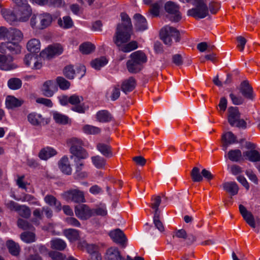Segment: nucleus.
<instances>
[{
    "instance_id": "obj_30",
    "label": "nucleus",
    "mask_w": 260,
    "mask_h": 260,
    "mask_svg": "<svg viewBox=\"0 0 260 260\" xmlns=\"http://www.w3.org/2000/svg\"><path fill=\"white\" fill-rule=\"evenodd\" d=\"M41 44L38 39H32L28 41L26 45V48L28 51L38 53L40 50Z\"/></svg>"
},
{
    "instance_id": "obj_58",
    "label": "nucleus",
    "mask_w": 260,
    "mask_h": 260,
    "mask_svg": "<svg viewBox=\"0 0 260 260\" xmlns=\"http://www.w3.org/2000/svg\"><path fill=\"white\" fill-rule=\"evenodd\" d=\"M160 214L154 213L153 217V222L155 227L160 232H163L165 230L162 222L159 220Z\"/></svg>"
},
{
    "instance_id": "obj_41",
    "label": "nucleus",
    "mask_w": 260,
    "mask_h": 260,
    "mask_svg": "<svg viewBox=\"0 0 260 260\" xmlns=\"http://www.w3.org/2000/svg\"><path fill=\"white\" fill-rule=\"evenodd\" d=\"M244 155L249 160L255 162L260 161V153L255 150L247 151L244 153Z\"/></svg>"
},
{
    "instance_id": "obj_38",
    "label": "nucleus",
    "mask_w": 260,
    "mask_h": 260,
    "mask_svg": "<svg viewBox=\"0 0 260 260\" xmlns=\"http://www.w3.org/2000/svg\"><path fill=\"white\" fill-rule=\"evenodd\" d=\"M95 47L90 42H85L79 46V50L83 54H89L94 51Z\"/></svg>"
},
{
    "instance_id": "obj_6",
    "label": "nucleus",
    "mask_w": 260,
    "mask_h": 260,
    "mask_svg": "<svg viewBox=\"0 0 260 260\" xmlns=\"http://www.w3.org/2000/svg\"><path fill=\"white\" fill-rule=\"evenodd\" d=\"M61 197L66 201L76 203L85 202L84 192L78 189H70L61 194Z\"/></svg>"
},
{
    "instance_id": "obj_7",
    "label": "nucleus",
    "mask_w": 260,
    "mask_h": 260,
    "mask_svg": "<svg viewBox=\"0 0 260 260\" xmlns=\"http://www.w3.org/2000/svg\"><path fill=\"white\" fill-rule=\"evenodd\" d=\"M63 52L62 46L59 44L49 45L47 48L42 50L40 53L39 58L40 59L49 60L56 55H59Z\"/></svg>"
},
{
    "instance_id": "obj_61",
    "label": "nucleus",
    "mask_w": 260,
    "mask_h": 260,
    "mask_svg": "<svg viewBox=\"0 0 260 260\" xmlns=\"http://www.w3.org/2000/svg\"><path fill=\"white\" fill-rule=\"evenodd\" d=\"M228 102L225 97H222L220 99L219 103L218 106L219 108V112L220 115H222L227 108Z\"/></svg>"
},
{
    "instance_id": "obj_1",
    "label": "nucleus",
    "mask_w": 260,
    "mask_h": 260,
    "mask_svg": "<svg viewBox=\"0 0 260 260\" xmlns=\"http://www.w3.org/2000/svg\"><path fill=\"white\" fill-rule=\"evenodd\" d=\"M120 16L122 22L117 24L113 38L114 43L119 47L130 40L133 28L131 19L127 14L121 13Z\"/></svg>"
},
{
    "instance_id": "obj_46",
    "label": "nucleus",
    "mask_w": 260,
    "mask_h": 260,
    "mask_svg": "<svg viewBox=\"0 0 260 260\" xmlns=\"http://www.w3.org/2000/svg\"><path fill=\"white\" fill-rule=\"evenodd\" d=\"M8 85L9 87L13 90L18 89L21 88L22 86L21 80L17 78H11L8 82Z\"/></svg>"
},
{
    "instance_id": "obj_5",
    "label": "nucleus",
    "mask_w": 260,
    "mask_h": 260,
    "mask_svg": "<svg viewBox=\"0 0 260 260\" xmlns=\"http://www.w3.org/2000/svg\"><path fill=\"white\" fill-rule=\"evenodd\" d=\"M241 114L237 107H230L228 109L227 118L232 126H236L239 128H245L247 123L244 120L240 119Z\"/></svg>"
},
{
    "instance_id": "obj_48",
    "label": "nucleus",
    "mask_w": 260,
    "mask_h": 260,
    "mask_svg": "<svg viewBox=\"0 0 260 260\" xmlns=\"http://www.w3.org/2000/svg\"><path fill=\"white\" fill-rule=\"evenodd\" d=\"M161 198L159 196H153L151 199V203L150 204V207L154 210V213L160 214V211H158V207L161 203Z\"/></svg>"
},
{
    "instance_id": "obj_9",
    "label": "nucleus",
    "mask_w": 260,
    "mask_h": 260,
    "mask_svg": "<svg viewBox=\"0 0 260 260\" xmlns=\"http://www.w3.org/2000/svg\"><path fill=\"white\" fill-rule=\"evenodd\" d=\"M165 9L170 15V19L172 21L178 22L181 19L179 11V5L172 1L167 2L165 5Z\"/></svg>"
},
{
    "instance_id": "obj_29",
    "label": "nucleus",
    "mask_w": 260,
    "mask_h": 260,
    "mask_svg": "<svg viewBox=\"0 0 260 260\" xmlns=\"http://www.w3.org/2000/svg\"><path fill=\"white\" fill-rule=\"evenodd\" d=\"M1 13L5 19L11 24L18 21L16 13L15 14L12 11L7 9H2Z\"/></svg>"
},
{
    "instance_id": "obj_62",
    "label": "nucleus",
    "mask_w": 260,
    "mask_h": 260,
    "mask_svg": "<svg viewBox=\"0 0 260 260\" xmlns=\"http://www.w3.org/2000/svg\"><path fill=\"white\" fill-rule=\"evenodd\" d=\"M108 60L105 56H101L91 61L90 65H106Z\"/></svg>"
},
{
    "instance_id": "obj_36",
    "label": "nucleus",
    "mask_w": 260,
    "mask_h": 260,
    "mask_svg": "<svg viewBox=\"0 0 260 260\" xmlns=\"http://www.w3.org/2000/svg\"><path fill=\"white\" fill-rule=\"evenodd\" d=\"M7 246L9 252L14 256H18L19 254L20 248L19 245L12 240H8L7 242Z\"/></svg>"
},
{
    "instance_id": "obj_17",
    "label": "nucleus",
    "mask_w": 260,
    "mask_h": 260,
    "mask_svg": "<svg viewBox=\"0 0 260 260\" xmlns=\"http://www.w3.org/2000/svg\"><path fill=\"white\" fill-rule=\"evenodd\" d=\"M23 37V34L19 29L13 27L9 28L7 39L8 42H20L22 40Z\"/></svg>"
},
{
    "instance_id": "obj_40",
    "label": "nucleus",
    "mask_w": 260,
    "mask_h": 260,
    "mask_svg": "<svg viewBox=\"0 0 260 260\" xmlns=\"http://www.w3.org/2000/svg\"><path fill=\"white\" fill-rule=\"evenodd\" d=\"M53 118L56 123L60 124H67L70 120L67 116L57 112H54L53 113Z\"/></svg>"
},
{
    "instance_id": "obj_37",
    "label": "nucleus",
    "mask_w": 260,
    "mask_h": 260,
    "mask_svg": "<svg viewBox=\"0 0 260 260\" xmlns=\"http://www.w3.org/2000/svg\"><path fill=\"white\" fill-rule=\"evenodd\" d=\"M6 48L13 54H19L21 51V46L19 42H7Z\"/></svg>"
},
{
    "instance_id": "obj_54",
    "label": "nucleus",
    "mask_w": 260,
    "mask_h": 260,
    "mask_svg": "<svg viewBox=\"0 0 260 260\" xmlns=\"http://www.w3.org/2000/svg\"><path fill=\"white\" fill-rule=\"evenodd\" d=\"M56 80L59 87L62 90L69 89L71 85L70 82L62 77H58Z\"/></svg>"
},
{
    "instance_id": "obj_64",
    "label": "nucleus",
    "mask_w": 260,
    "mask_h": 260,
    "mask_svg": "<svg viewBox=\"0 0 260 260\" xmlns=\"http://www.w3.org/2000/svg\"><path fill=\"white\" fill-rule=\"evenodd\" d=\"M31 248L32 249L34 252L37 253H40L41 254H45L47 252V248L42 245H34L32 247H31Z\"/></svg>"
},
{
    "instance_id": "obj_21",
    "label": "nucleus",
    "mask_w": 260,
    "mask_h": 260,
    "mask_svg": "<svg viewBox=\"0 0 260 260\" xmlns=\"http://www.w3.org/2000/svg\"><path fill=\"white\" fill-rule=\"evenodd\" d=\"M130 57L133 63L136 64L145 63L147 60L146 54L140 50L133 52L131 54Z\"/></svg>"
},
{
    "instance_id": "obj_63",
    "label": "nucleus",
    "mask_w": 260,
    "mask_h": 260,
    "mask_svg": "<svg viewBox=\"0 0 260 260\" xmlns=\"http://www.w3.org/2000/svg\"><path fill=\"white\" fill-rule=\"evenodd\" d=\"M49 256L52 260H64L65 257L63 255L58 251H52L49 252Z\"/></svg>"
},
{
    "instance_id": "obj_44",
    "label": "nucleus",
    "mask_w": 260,
    "mask_h": 260,
    "mask_svg": "<svg viewBox=\"0 0 260 260\" xmlns=\"http://www.w3.org/2000/svg\"><path fill=\"white\" fill-rule=\"evenodd\" d=\"M82 129L84 133L88 135H97L101 132L100 128L88 124L84 125Z\"/></svg>"
},
{
    "instance_id": "obj_27",
    "label": "nucleus",
    "mask_w": 260,
    "mask_h": 260,
    "mask_svg": "<svg viewBox=\"0 0 260 260\" xmlns=\"http://www.w3.org/2000/svg\"><path fill=\"white\" fill-rule=\"evenodd\" d=\"M222 146L225 148L227 146L237 142V138L231 132H228L222 135L221 137Z\"/></svg>"
},
{
    "instance_id": "obj_31",
    "label": "nucleus",
    "mask_w": 260,
    "mask_h": 260,
    "mask_svg": "<svg viewBox=\"0 0 260 260\" xmlns=\"http://www.w3.org/2000/svg\"><path fill=\"white\" fill-rule=\"evenodd\" d=\"M24 62L26 65H29L33 63L34 65H39L44 63L39 57L36 56L35 55L28 53L25 55L24 57Z\"/></svg>"
},
{
    "instance_id": "obj_56",
    "label": "nucleus",
    "mask_w": 260,
    "mask_h": 260,
    "mask_svg": "<svg viewBox=\"0 0 260 260\" xmlns=\"http://www.w3.org/2000/svg\"><path fill=\"white\" fill-rule=\"evenodd\" d=\"M75 66H66L63 69L64 75L70 79H73L75 76Z\"/></svg>"
},
{
    "instance_id": "obj_4",
    "label": "nucleus",
    "mask_w": 260,
    "mask_h": 260,
    "mask_svg": "<svg viewBox=\"0 0 260 260\" xmlns=\"http://www.w3.org/2000/svg\"><path fill=\"white\" fill-rule=\"evenodd\" d=\"M160 37L164 43L168 45H171L172 39H174L176 42L180 40V34L176 28L167 25L162 28L160 31Z\"/></svg>"
},
{
    "instance_id": "obj_26",
    "label": "nucleus",
    "mask_w": 260,
    "mask_h": 260,
    "mask_svg": "<svg viewBox=\"0 0 260 260\" xmlns=\"http://www.w3.org/2000/svg\"><path fill=\"white\" fill-rule=\"evenodd\" d=\"M96 118L100 122H109L112 120L111 114L107 110H100L96 113Z\"/></svg>"
},
{
    "instance_id": "obj_53",
    "label": "nucleus",
    "mask_w": 260,
    "mask_h": 260,
    "mask_svg": "<svg viewBox=\"0 0 260 260\" xmlns=\"http://www.w3.org/2000/svg\"><path fill=\"white\" fill-rule=\"evenodd\" d=\"M201 63L215 64L218 63V59L215 54H208L201 58Z\"/></svg>"
},
{
    "instance_id": "obj_47",
    "label": "nucleus",
    "mask_w": 260,
    "mask_h": 260,
    "mask_svg": "<svg viewBox=\"0 0 260 260\" xmlns=\"http://www.w3.org/2000/svg\"><path fill=\"white\" fill-rule=\"evenodd\" d=\"M17 224V226L23 230L33 231L34 230V227L30 223L21 218L18 219Z\"/></svg>"
},
{
    "instance_id": "obj_24",
    "label": "nucleus",
    "mask_w": 260,
    "mask_h": 260,
    "mask_svg": "<svg viewBox=\"0 0 260 260\" xmlns=\"http://www.w3.org/2000/svg\"><path fill=\"white\" fill-rule=\"evenodd\" d=\"M107 260H124L117 248L111 247L106 252Z\"/></svg>"
},
{
    "instance_id": "obj_39",
    "label": "nucleus",
    "mask_w": 260,
    "mask_h": 260,
    "mask_svg": "<svg viewBox=\"0 0 260 260\" xmlns=\"http://www.w3.org/2000/svg\"><path fill=\"white\" fill-rule=\"evenodd\" d=\"M51 247L53 249L63 250L67 247L66 242L60 239H55L50 242Z\"/></svg>"
},
{
    "instance_id": "obj_33",
    "label": "nucleus",
    "mask_w": 260,
    "mask_h": 260,
    "mask_svg": "<svg viewBox=\"0 0 260 260\" xmlns=\"http://www.w3.org/2000/svg\"><path fill=\"white\" fill-rule=\"evenodd\" d=\"M224 189L232 196H235L238 192L239 187L235 182H225L223 184Z\"/></svg>"
},
{
    "instance_id": "obj_45",
    "label": "nucleus",
    "mask_w": 260,
    "mask_h": 260,
    "mask_svg": "<svg viewBox=\"0 0 260 260\" xmlns=\"http://www.w3.org/2000/svg\"><path fill=\"white\" fill-rule=\"evenodd\" d=\"M58 24L60 26L64 28H69L73 26V22L69 16H65L63 17V20L59 19L58 20Z\"/></svg>"
},
{
    "instance_id": "obj_15",
    "label": "nucleus",
    "mask_w": 260,
    "mask_h": 260,
    "mask_svg": "<svg viewBox=\"0 0 260 260\" xmlns=\"http://www.w3.org/2000/svg\"><path fill=\"white\" fill-rule=\"evenodd\" d=\"M18 21H27L31 14V9L30 7L28 5H24L17 8L16 11Z\"/></svg>"
},
{
    "instance_id": "obj_11",
    "label": "nucleus",
    "mask_w": 260,
    "mask_h": 260,
    "mask_svg": "<svg viewBox=\"0 0 260 260\" xmlns=\"http://www.w3.org/2000/svg\"><path fill=\"white\" fill-rule=\"evenodd\" d=\"M91 209L86 204H79L75 207L76 216L81 220H87L92 217Z\"/></svg>"
},
{
    "instance_id": "obj_2",
    "label": "nucleus",
    "mask_w": 260,
    "mask_h": 260,
    "mask_svg": "<svg viewBox=\"0 0 260 260\" xmlns=\"http://www.w3.org/2000/svg\"><path fill=\"white\" fill-rule=\"evenodd\" d=\"M67 145L70 148V153L77 158H86L88 154L83 148V142L80 139L73 137L67 140Z\"/></svg>"
},
{
    "instance_id": "obj_52",
    "label": "nucleus",
    "mask_w": 260,
    "mask_h": 260,
    "mask_svg": "<svg viewBox=\"0 0 260 260\" xmlns=\"http://www.w3.org/2000/svg\"><path fill=\"white\" fill-rule=\"evenodd\" d=\"M138 47L137 42L133 41L124 45H122L120 47H121L120 49L124 52H128L136 49Z\"/></svg>"
},
{
    "instance_id": "obj_42",
    "label": "nucleus",
    "mask_w": 260,
    "mask_h": 260,
    "mask_svg": "<svg viewBox=\"0 0 260 260\" xmlns=\"http://www.w3.org/2000/svg\"><path fill=\"white\" fill-rule=\"evenodd\" d=\"M81 159V158H77V160H75L76 162V172L79 177L85 178L87 176L88 174L85 172H81L84 166V163L80 160Z\"/></svg>"
},
{
    "instance_id": "obj_8",
    "label": "nucleus",
    "mask_w": 260,
    "mask_h": 260,
    "mask_svg": "<svg viewBox=\"0 0 260 260\" xmlns=\"http://www.w3.org/2000/svg\"><path fill=\"white\" fill-rule=\"evenodd\" d=\"M78 247L81 250H86L90 254V259L102 260V256L99 253V247L96 244H89L86 241H81L78 243Z\"/></svg>"
},
{
    "instance_id": "obj_49",
    "label": "nucleus",
    "mask_w": 260,
    "mask_h": 260,
    "mask_svg": "<svg viewBox=\"0 0 260 260\" xmlns=\"http://www.w3.org/2000/svg\"><path fill=\"white\" fill-rule=\"evenodd\" d=\"M20 238L25 243H31L35 241V234L32 232H24L21 233Z\"/></svg>"
},
{
    "instance_id": "obj_10",
    "label": "nucleus",
    "mask_w": 260,
    "mask_h": 260,
    "mask_svg": "<svg viewBox=\"0 0 260 260\" xmlns=\"http://www.w3.org/2000/svg\"><path fill=\"white\" fill-rule=\"evenodd\" d=\"M83 101V98L77 94H73L69 96V104L74 105L72 110L79 113H84L86 108L84 104H81Z\"/></svg>"
},
{
    "instance_id": "obj_28",
    "label": "nucleus",
    "mask_w": 260,
    "mask_h": 260,
    "mask_svg": "<svg viewBox=\"0 0 260 260\" xmlns=\"http://www.w3.org/2000/svg\"><path fill=\"white\" fill-rule=\"evenodd\" d=\"M23 101L19 100L14 96L8 95L6 98V105L9 109L20 107L23 104Z\"/></svg>"
},
{
    "instance_id": "obj_50",
    "label": "nucleus",
    "mask_w": 260,
    "mask_h": 260,
    "mask_svg": "<svg viewBox=\"0 0 260 260\" xmlns=\"http://www.w3.org/2000/svg\"><path fill=\"white\" fill-rule=\"evenodd\" d=\"M190 176L193 182H201L203 180V177L200 173V169L198 167L193 168L190 172Z\"/></svg>"
},
{
    "instance_id": "obj_32",
    "label": "nucleus",
    "mask_w": 260,
    "mask_h": 260,
    "mask_svg": "<svg viewBox=\"0 0 260 260\" xmlns=\"http://www.w3.org/2000/svg\"><path fill=\"white\" fill-rule=\"evenodd\" d=\"M98 150L106 157H111L113 155L111 147L104 143H99L96 146Z\"/></svg>"
},
{
    "instance_id": "obj_12",
    "label": "nucleus",
    "mask_w": 260,
    "mask_h": 260,
    "mask_svg": "<svg viewBox=\"0 0 260 260\" xmlns=\"http://www.w3.org/2000/svg\"><path fill=\"white\" fill-rule=\"evenodd\" d=\"M112 240L124 248L126 246L127 239L126 236L119 229L111 231L109 234Z\"/></svg>"
},
{
    "instance_id": "obj_57",
    "label": "nucleus",
    "mask_w": 260,
    "mask_h": 260,
    "mask_svg": "<svg viewBox=\"0 0 260 260\" xmlns=\"http://www.w3.org/2000/svg\"><path fill=\"white\" fill-rule=\"evenodd\" d=\"M21 200L23 202H28L29 204L32 205H40V203L39 201H37V199L30 194H25Z\"/></svg>"
},
{
    "instance_id": "obj_22",
    "label": "nucleus",
    "mask_w": 260,
    "mask_h": 260,
    "mask_svg": "<svg viewBox=\"0 0 260 260\" xmlns=\"http://www.w3.org/2000/svg\"><path fill=\"white\" fill-rule=\"evenodd\" d=\"M135 20V26L137 30L143 31L147 28L146 19L140 14H136L134 16Z\"/></svg>"
},
{
    "instance_id": "obj_20",
    "label": "nucleus",
    "mask_w": 260,
    "mask_h": 260,
    "mask_svg": "<svg viewBox=\"0 0 260 260\" xmlns=\"http://www.w3.org/2000/svg\"><path fill=\"white\" fill-rule=\"evenodd\" d=\"M239 211L242 217L251 228H254V218L250 212L247 211L246 208L242 205H239Z\"/></svg>"
},
{
    "instance_id": "obj_43",
    "label": "nucleus",
    "mask_w": 260,
    "mask_h": 260,
    "mask_svg": "<svg viewBox=\"0 0 260 260\" xmlns=\"http://www.w3.org/2000/svg\"><path fill=\"white\" fill-rule=\"evenodd\" d=\"M91 160L94 166L98 169H103L106 164V159L99 155L92 156Z\"/></svg>"
},
{
    "instance_id": "obj_13",
    "label": "nucleus",
    "mask_w": 260,
    "mask_h": 260,
    "mask_svg": "<svg viewBox=\"0 0 260 260\" xmlns=\"http://www.w3.org/2000/svg\"><path fill=\"white\" fill-rule=\"evenodd\" d=\"M58 90V87L53 80H49L45 81L42 86L41 91L43 94L48 98L52 97Z\"/></svg>"
},
{
    "instance_id": "obj_14",
    "label": "nucleus",
    "mask_w": 260,
    "mask_h": 260,
    "mask_svg": "<svg viewBox=\"0 0 260 260\" xmlns=\"http://www.w3.org/2000/svg\"><path fill=\"white\" fill-rule=\"evenodd\" d=\"M239 90L245 98L251 101L254 100L255 95L253 88L247 80H244L241 83Z\"/></svg>"
},
{
    "instance_id": "obj_19",
    "label": "nucleus",
    "mask_w": 260,
    "mask_h": 260,
    "mask_svg": "<svg viewBox=\"0 0 260 260\" xmlns=\"http://www.w3.org/2000/svg\"><path fill=\"white\" fill-rule=\"evenodd\" d=\"M39 23L38 24V29H44L49 26L52 22V18L49 13H43L38 15Z\"/></svg>"
},
{
    "instance_id": "obj_3",
    "label": "nucleus",
    "mask_w": 260,
    "mask_h": 260,
    "mask_svg": "<svg viewBox=\"0 0 260 260\" xmlns=\"http://www.w3.org/2000/svg\"><path fill=\"white\" fill-rule=\"evenodd\" d=\"M194 8L187 11V15L196 19L204 18L209 15L206 0H193Z\"/></svg>"
},
{
    "instance_id": "obj_34",
    "label": "nucleus",
    "mask_w": 260,
    "mask_h": 260,
    "mask_svg": "<svg viewBox=\"0 0 260 260\" xmlns=\"http://www.w3.org/2000/svg\"><path fill=\"white\" fill-rule=\"evenodd\" d=\"M44 201L49 205L54 206L57 210H61V204L60 201H58L53 196L49 194L46 196L44 198Z\"/></svg>"
},
{
    "instance_id": "obj_16",
    "label": "nucleus",
    "mask_w": 260,
    "mask_h": 260,
    "mask_svg": "<svg viewBox=\"0 0 260 260\" xmlns=\"http://www.w3.org/2000/svg\"><path fill=\"white\" fill-rule=\"evenodd\" d=\"M136 85L137 81L135 78L133 77H130L122 81L121 89L123 92L127 94L134 90Z\"/></svg>"
},
{
    "instance_id": "obj_23",
    "label": "nucleus",
    "mask_w": 260,
    "mask_h": 260,
    "mask_svg": "<svg viewBox=\"0 0 260 260\" xmlns=\"http://www.w3.org/2000/svg\"><path fill=\"white\" fill-rule=\"evenodd\" d=\"M56 154L57 151L54 149L52 147H46L40 150L38 156L40 159L46 160Z\"/></svg>"
},
{
    "instance_id": "obj_59",
    "label": "nucleus",
    "mask_w": 260,
    "mask_h": 260,
    "mask_svg": "<svg viewBox=\"0 0 260 260\" xmlns=\"http://www.w3.org/2000/svg\"><path fill=\"white\" fill-rule=\"evenodd\" d=\"M230 98L233 104L235 105H242L244 102V100L242 97L236 95L234 93L230 94Z\"/></svg>"
},
{
    "instance_id": "obj_18",
    "label": "nucleus",
    "mask_w": 260,
    "mask_h": 260,
    "mask_svg": "<svg viewBox=\"0 0 260 260\" xmlns=\"http://www.w3.org/2000/svg\"><path fill=\"white\" fill-rule=\"evenodd\" d=\"M58 165L59 169L63 173L68 175L72 174V169L68 156H63L58 161Z\"/></svg>"
},
{
    "instance_id": "obj_55",
    "label": "nucleus",
    "mask_w": 260,
    "mask_h": 260,
    "mask_svg": "<svg viewBox=\"0 0 260 260\" xmlns=\"http://www.w3.org/2000/svg\"><path fill=\"white\" fill-rule=\"evenodd\" d=\"M17 212L20 216L25 218H28L30 216V209L24 205H20Z\"/></svg>"
},
{
    "instance_id": "obj_51",
    "label": "nucleus",
    "mask_w": 260,
    "mask_h": 260,
    "mask_svg": "<svg viewBox=\"0 0 260 260\" xmlns=\"http://www.w3.org/2000/svg\"><path fill=\"white\" fill-rule=\"evenodd\" d=\"M228 158L233 161H238L241 156V151L239 149L231 150L228 154Z\"/></svg>"
},
{
    "instance_id": "obj_35",
    "label": "nucleus",
    "mask_w": 260,
    "mask_h": 260,
    "mask_svg": "<svg viewBox=\"0 0 260 260\" xmlns=\"http://www.w3.org/2000/svg\"><path fill=\"white\" fill-rule=\"evenodd\" d=\"M63 234L72 242L77 241L80 238L79 231L75 229H66L63 231Z\"/></svg>"
},
{
    "instance_id": "obj_60",
    "label": "nucleus",
    "mask_w": 260,
    "mask_h": 260,
    "mask_svg": "<svg viewBox=\"0 0 260 260\" xmlns=\"http://www.w3.org/2000/svg\"><path fill=\"white\" fill-rule=\"evenodd\" d=\"M92 216H105L107 214V211L105 208L98 207L91 209Z\"/></svg>"
},
{
    "instance_id": "obj_25",
    "label": "nucleus",
    "mask_w": 260,
    "mask_h": 260,
    "mask_svg": "<svg viewBox=\"0 0 260 260\" xmlns=\"http://www.w3.org/2000/svg\"><path fill=\"white\" fill-rule=\"evenodd\" d=\"M28 122L34 126L41 125L44 121V118L40 114L36 112H31L27 116Z\"/></svg>"
}]
</instances>
